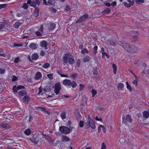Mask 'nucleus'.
Wrapping results in <instances>:
<instances>
[{
	"mask_svg": "<svg viewBox=\"0 0 149 149\" xmlns=\"http://www.w3.org/2000/svg\"><path fill=\"white\" fill-rule=\"evenodd\" d=\"M41 3L40 0H27V3L31 7L34 8V10L32 14V15L36 18L38 17L39 15V9L38 7Z\"/></svg>",
	"mask_w": 149,
	"mask_h": 149,
	"instance_id": "obj_1",
	"label": "nucleus"
},
{
	"mask_svg": "<svg viewBox=\"0 0 149 149\" xmlns=\"http://www.w3.org/2000/svg\"><path fill=\"white\" fill-rule=\"evenodd\" d=\"M122 41V47L127 52L131 53H134L137 51V48L135 46L130 44L127 42H124Z\"/></svg>",
	"mask_w": 149,
	"mask_h": 149,
	"instance_id": "obj_2",
	"label": "nucleus"
},
{
	"mask_svg": "<svg viewBox=\"0 0 149 149\" xmlns=\"http://www.w3.org/2000/svg\"><path fill=\"white\" fill-rule=\"evenodd\" d=\"M63 84L66 87H72V88H75L77 86L76 82L73 80L72 81L70 79H65L62 81Z\"/></svg>",
	"mask_w": 149,
	"mask_h": 149,
	"instance_id": "obj_3",
	"label": "nucleus"
},
{
	"mask_svg": "<svg viewBox=\"0 0 149 149\" xmlns=\"http://www.w3.org/2000/svg\"><path fill=\"white\" fill-rule=\"evenodd\" d=\"M85 126L86 129H89L90 127L93 130L95 128L94 121L89 117L88 118V121L85 123Z\"/></svg>",
	"mask_w": 149,
	"mask_h": 149,
	"instance_id": "obj_4",
	"label": "nucleus"
},
{
	"mask_svg": "<svg viewBox=\"0 0 149 149\" xmlns=\"http://www.w3.org/2000/svg\"><path fill=\"white\" fill-rule=\"evenodd\" d=\"M59 130L62 133L64 134H68L71 131L70 128L64 126H60L59 128Z\"/></svg>",
	"mask_w": 149,
	"mask_h": 149,
	"instance_id": "obj_5",
	"label": "nucleus"
},
{
	"mask_svg": "<svg viewBox=\"0 0 149 149\" xmlns=\"http://www.w3.org/2000/svg\"><path fill=\"white\" fill-rule=\"evenodd\" d=\"M89 15L87 14H84L81 16L76 21V23H81L83 22H86L88 19Z\"/></svg>",
	"mask_w": 149,
	"mask_h": 149,
	"instance_id": "obj_6",
	"label": "nucleus"
},
{
	"mask_svg": "<svg viewBox=\"0 0 149 149\" xmlns=\"http://www.w3.org/2000/svg\"><path fill=\"white\" fill-rule=\"evenodd\" d=\"M61 89V84L60 82H58L55 84L54 91L56 95L59 94Z\"/></svg>",
	"mask_w": 149,
	"mask_h": 149,
	"instance_id": "obj_7",
	"label": "nucleus"
},
{
	"mask_svg": "<svg viewBox=\"0 0 149 149\" xmlns=\"http://www.w3.org/2000/svg\"><path fill=\"white\" fill-rule=\"evenodd\" d=\"M122 119L123 123L125 124L126 125L127 122L130 123L132 121L131 116L129 114L126 115L125 117H123Z\"/></svg>",
	"mask_w": 149,
	"mask_h": 149,
	"instance_id": "obj_8",
	"label": "nucleus"
},
{
	"mask_svg": "<svg viewBox=\"0 0 149 149\" xmlns=\"http://www.w3.org/2000/svg\"><path fill=\"white\" fill-rule=\"evenodd\" d=\"M130 34H131V39L132 42H133L137 41L138 40L137 33L135 31H132L131 32Z\"/></svg>",
	"mask_w": 149,
	"mask_h": 149,
	"instance_id": "obj_9",
	"label": "nucleus"
},
{
	"mask_svg": "<svg viewBox=\"0 0 149 149\" xmlns=\"http://www.w3.org/2000/svg\"><path fill=\"white\" fill-rule=\"evenodd\" d=\"M70 56V54L69 53H67L63 55V60L64 62L63 64L64 65H65L67 63L68 58Z\"/></svg>",
	"mask_w": 149,
	"mask_h": 149,
	"instance_id": "obj_10",
	"label": "nucleus"
},
{
	"mask_svg": "<svg viewBox=\"0 0 149 149\" xmlns=\"http://www.w3.org/2000/svg\"><path fill=\"white\" fill-rule=\"evenodd\" d=\"M48 43L45 40H42L40 42V47L44 48L45 49H47Z\"/></svg>",
	"mask_w": 149,
	"mask_h": 149,
	"instance_id": "obj_11",
	"label": "nucleus"
},
{
	"mask_svg": "<svg viewBox=\"0 0 149 149\" xmlns=\"http://www.w3.org/2000/svg\"><path fill=\"white\" fill-rule=\"evenodd\" d=\"M36 109L37 110H40L42 111L43 113L45 114H49V112L47 111L46 109L42 107H36Z\"/></svg>",
	"mask_w": 149,
	"mask_h": 149,
	"instance_id": "obj_12",
	"label": "nucleus"
},
{
	"mask_svg": "<svg viewBox=\"0 0 149 149\" xmlns=\"http://www.w3.org/2000/svg\"><path fill=\"white\" fill-rule=\"evenodd\" d=\"M97 70V67H95L93 68L92 71L93 74V75H95V76H94L93 78L96 79H98L99 77V76H97L98 75V72Z\"/></svg>",
	"mask_w": 149,
	"mask_h": 149,
	"instance_id": "obj_13",
	"label": "nucleus"
},
{
	"mask_svg": "<svg viewBox=\"0 0 149 149\" xmlns=\"http://www.w3.org/2000/svg\"><path fill=\"white\" fill-rule=\"evenodd\" d=\"M30 141L34 144H36L38 143V142L39 141V139L38 138V136H36L31 138L30 139Z\"/></svg>",
	"mask_w": 149,
	"mask_h": 149,
	"instance_id": "obj_14",
	"label": "nucleus"
},
{
	"mask_svg": "<svg viewBox=\"0 0 149 149\" xmlns=\"http://www.w3.org/2000/svg\"><path fill=\"white\" fill-rule=\"evenodd\" d=\"M0 127L3 129H8L10 128V127L6 123H3L0 125Z\"/></svg>",
	"mask_w": 149,
	"mask_h": 149,
	"instance_id": "obj_15",
	"label": "nucleus"
},
{
	"mask_svg": "<svg viewBox=\"0 0 149 149\" xmlns=\"http://www.w3.org/2000/svg\"><path fill=\"white\" fill-rule=\"evenodd\" d=\"M56 24L54 23H50L48 27V29L49 31L54 30L56 28Z\"/></svg>",
	"mask_w": 149,
	"mask_h": 149,
	"instance_id": "obj_16",
	"label": "nucleus"
},
{
	"mask_svg": "<svg viewBox=\"0 0 149 149\" xmlns=\"http://www.w3.org/2000/svg\"><path fill=\"white\" fill-rule=\"evenodd\" d=\"M42 76L41 73L39 72H38L34 76V79L36 80H39L42 77Z\"/></svg>",
	"mask_w": 149,
	"mask_h": 149,
	"instance_id": "obj_17",
	"label": "nucleus"
},
{
	"mask_svg": "<svg viewBox=\"0 0 149 149\" xmlns=\"http://www.w3.org/2000/svg\"><path fill=\"white\" fill-rule=\"evenodd\" d=\"M74 114L77 119H80L81 118V116L78 111H75L74 113Z\"/></svg>",
	"mask_w": 149,
	"mask_h": 149,
	"instance_id": "obj_18",
	"label": "nucleus"
},
{
	"mask_svg": "<svg viewBox=\"0 0 149 149\" xmlns=\"http://www.w3.org/2000/svg\"><path fill=\"white\" fill-rule=\"evenodd\" d=\"M18 93L21 96H23L27 95L26 92L24 91H20L18 92Z\"/></svg>",
	"mask_w": 149,
	"mask_h": 149,
	"instance_id": "obj_19",
	"label": "nucleus"
},
{
	"mask_svg": "<svg viewBox=\"0 0 149 149\" xmlns=\"http://www.w3.org/2000/svg\"><path fill=\"white\" fill-rule=\"evenodd\" d=\"M39 56L38 54L36 53H34L31 56V58L33 60H36L38 58Z\"/></svg>",
	"mask_w": 149,
	"mask_h": 149,
	"instance_id": "obj_20",
	"label": "nucleus"
},
{
	"mask_svg": "<svg viewBox=\"0 0 149 149\" xmlns=\"http://www.w3.org/2000/svg\"><path fill=\"white\" fill-rule=\"evenodd\" d=\"M143 117L146 119L148 118L149 116V113L146 111L143 112Z\"/></svg>",
	"mask_w": 149,
	"mask_h": 149,
	"instance_id": "obj_21",
	"label": "nucleus"
},
{
	"mask_svg": "<svg viewBox=\"0 0 149 149\" xmlns=\"http://www.w3.org/2000/svg\"><path fill=\"white\" fill-rule=\"evenodd\" d=\"M31 131L29 128L26 129L24 132V133L26 135L29 136L31 134Z\"/></svg>",
	"mask_w": 149,
	"mask_h": 149,
	"instance_id": "obj_22",
	"label": "nucleus"
},
{
	"mask_svg": "<svg viewBox=\"0 0 149 149\" xmlns=\"http://www.w3.org/2000/svg\"><path fill=\"white\" fill-rule=\"evenodd\" d=\"M30 48L33 50L36 49L37 47L35 43H31L29 45Z\"/></svg>",
	"mask_w": 149,
	"mask_h": 149,
	"instance_id": "obj_23",
	"label": "nucleus"
},
{
	"mask_svg": "<svg viewBox=\"0 0 149 149\" xmlns=\"http://www.w3.org/2000/svg\"><path fill=\"white\" fill-rule=\"evenodd\" d=\"M111 11V10L110 8H107L103 10L102 13L104 14H108L110 13Z\"/></svg>",
	"mask_w": 149,
	"mask_h": 149,
	"instance_id": "obj_24",
	"label": "nucleus"
},
{
	"mask_svg": "<svg viewBox=\"0 0 149 149\" xmlns=\"http://www.w3.org/2000/svg\"><path fill=\"white\" fill-rule=\"evenodd\" d=\"M20 25L21 24L19 22H17L13 24V26L15 28L17 29L19 28Z\"/></svg>",
	"mask_w": 149,
	"mask_h": 149,
	"instance_id": "obj_25",
	"label": "nucleus"
},
{
	"mask_svg": "<svg viewBox=\"0 0 149 149\" xmlns=\"http://www.w3.org/2000/svg\"><path fill=\"white\" fill-rule=\"evenodd\" d=\"M68 62L70 65H71L75 62V61L73 58L69 57L68 59Z\"/></svg>",
	"mask_w": 149,
	"mask_h": 149,
	"instance_id": "obj_26",
	"label": "nucleus"
},
{
	"mask_svg": "<svg viewBox=\"0 0 149 149\" xmlns=\"http://www.w3.org/2000/svg\"><path fill=\"white\" fill-rule=\"evenodd\" d=\"M23 100L24 102H27L28 103L30 99L29 97L27 96V95H26L23 97Z\"/></svg>",
	"mask_w": 149,
	"mask_h": 149,
	"instance_id": "obj_27",
	"label": "nucleus"
},
{
	"mask_svg": "<svg viewBox=\"0 0 149 149\" xmlns=\"http://www.w3.org/2000/svg\"><path fill=\"white\" fill-rule=\"evenodd\" d=\"M102 57L103 58H104L105 57V56L108 58H109L110 57L109 55L107 54L105 52H102Z\"/></svg>",
	"mask_w": 149,
	"mask_h": 149,
	"instance_id": "obj_28",
	"label": "nucleus"
},
{
	"mask_svg": "<svg viewBox=\"0 0 149 149\" xmlns=\"http://www.w3.org/2000/svg\"><path fill=\"white\" fill-rule=\"evenodd\" d=\"M62 140L64 142L69 141H70L69 138L66 136H63L62 138Z\"/></svg>",
	"mask_w": 149,
	"mask_h": 149,
	"instance_id": "obj_29",
	"label": "nucleus"
},
{
	"mask_svg": "<svg viewBox=\"0 0 149 149\" xmlns=\"http://www.w3.org/2000/svg\"><path fill=\"white\" fill-rule=\"evenodd\" d=\"M61 117L62 120L65 119L66 118V113L65 111L62 112L61 114Z\"/></svg>",
	"mask_w": 149,
	"mask_h": 149,
	"instance_id": "obj_30",
	"label": "nucleus"
},
{
	"mask_svg": "<svg viewBox=\"0 0 149 149\" xmlns=\"http://www.w3.org/2000/svg\"><path fill=\"white\" fill-rule=\"evenodd\" d=\"M124 5L126 7L128 8L134 4L133 1L131 3H127L126 2H125L124 3Z\"/></svg>",
	"mask_w": 149,
	"mask_h": 149,
	"instance_id": "obj_31",
	"label": "nucleus"
},
{
	"mask_svg": "<svg viewBox=\"0 0 149 149\" xmlns=\"http://www.w3.org/2000/svg\"><path fill=\"white\" fill-rule=\"evenodd\" d=\"M50 65L49 63H46L43 65L42 67L45 69H47L50 67Z\"/></svg>",
	"mask_w": 149,
	"mask_h": 149,
	"instance_id": "obj_32",
	"label": "nucleus"
},
{
	"mask_svg": "<svg viewBox=\"0 0 149 149\" xmlns=\"http://www.w3.org/2000/svg\"><path fill=\"white\" fill-rule=\"evenodd\" d=\"M27 3H24L23 4L22 6H21V8H22L26 10L28 9L29 7V6Z\"/></svg>",
	"mask_w": 149,
	"mask_h": 149,
	"instance_id": "obj_33",
	"label": "nucleus"
},
{
	"mask_svg": "<svg viewBox=\"0 0 149 149\" xmlns=\"http://www.w3.org/2000/svg\"><path fill=\"white\" fill-rule=\"evenodd\" d=\"M112 68L113 70V72L114 74H115L117 72V66L115 64H113L112 65Z\"/></svg>",
	"mask_w": 149,
	"mask_h": 149,
	"instance_id": "obj_34",
	"label": "nucleus"
},
{
	"mask_svg": "<svg viewBox=\"0 0 149 149\" xmlns=\"http://www.w3.org/2000/svg\"><path fill=\"white\" fill-rule=\"evenodd\" d=\"M78 75V74L74 73L71 74L70 76L73 80H74L75 79L77 78Z\"/></svg>",
	"mask_w": 149,
	"mask_h": 149,
	"instance_id": "obj_35",
	"label": "nucleus"
},
{
	"mask_svg": "<svg viewBox=\"0 0 149 149\" xmlns=\"http://www.w3.org/2000/svg\"><path fill=\"white\" fill-rule=\"evenodd\" d=\"M90 58L89 56H86L83 59V61L84 63L86 62H88L90 60Z\"/></svg>",
	"mask_w": 149,
	"mask_h": 149,
	"instance_id": "obj_36",
	"label": "nucleus"
},
{
	"mask_svg": "<svg viewBox=\"0 0 149 149\" xmlns=\"http://www.w3.org/2000/svg\"><path fill=\"white\" fill-rule=\"evenodd\" d=\"M48 5L49 6H53L54 4V0H48Z\"/></svg>",
	"mask_w": 149,
	"mask_h": 149,
	"instance_id": "obj_37",
	"label": "nucleus"
},
{
	"mask_svg": "<svg viewBox=\"0 0 149 149\" xmlns=\"http://www.w3.org/2000/svg\"><path fill=\"white\" fill-rule=\"evenodd\" d=\"M98 46H97L95 45L94 46L93 48V53L94 54H96L97 53V50L98 49Z\"/></svg>",
	"mask_w": 149,
	"mask_h": 149,
	"instance_id": "obj_38",
	"label": "nucleus"
},
{
	"mask_svg": "<svg viewBox=\"0 0 149 149\" xmlns=\"http://www.w3.org/2000/svg\"><path fill=\"white\" fill-rule=\"evenodd\" d=\"M17 87L16 85H15L13 86L12 90L13 92L15 93H17V91L18 90L17 89Z\"/></svg>",
	"mask_w": 149,
	"mask_h": 149,
	"instance_id": "obj_39",
	"label": "nucleus"
},
{
	"mask_svg": "<svg viewBox=\"0 0 149 149\" xmlns=\"http://www.w3.org/2000/svg\"><path fill=\"white\" fill-rule=\"evenodd\" d=\"M91 92L92 93V97H94L97 93V91L94 89H92Z\"/></svg>",
	"mask_w": 149,
	"mask_h": 149,
	"instance_id": "obj_40",
	"label": "nucleus"
},
{
	"mask_svg": "<svg viewBox=\"0 0 149 149\" xmlns=\"http://www.w3.org/2000/svg\"><path fill=\"white\" fill-rule=\"evenodd\" d=\"M79 86V90L81 91H82L85 88V85L83 84H80Z\"/></svg>",
	"mask_w": 149,
	"mask_h": 149,
	"instance_id": "obj_41",
	"label": "nucleus"
},
{
	"mask_svg": "<svg viewBox=\"0 0 149 149\" xmlns=\"http://www.w3.org/2000/svg\"><path fill=\"white\" fill-rule=\"evenodd\" d=\"M5 29L6 26L3 23L0 24V30H1L2 29Z\"/></svg>",
	"mask_w": 149,
	"mask_h": 149,
	"instance_id": "obj_42",
	"label": "nucleus"
},
{
	"mask_svg": "<svg viewBox=\"0 0 149 149\" xmlns=\"http://www.w3.org/2000/svg\"><path fill=\"white\" fill-rule=\"evenodd\" d=\"M70 9L69 6L68 5H66L65 7L64 10L65 11L68 12L70 10Z\"/></svg>",
	"mask_w": 149,
	"mask_h": 149,
	"instance_id": "obj_43",
	"label": "nucleus"
},
{
	"mask_svg": "<svg viewBox=\"0 0 149 149\" xmlns=\"http://www.w3.org/2000/svg\"><path fill=\"white\" fill-rule=\"evenodd\" d=\"M76 64L77 65V66L78 67H80V64H81V60L79 59H78L76 61Z\"/></svg>",
	"mask_w": 149,
	"mask_h": 149,
	"instance_id": "obj_44",
	"label": "nucleus"
},
{
	"mask_svg": "<svg viewBox=\"0 0 149 149\" xmlns=\"http://www.w3.org/2000/svg\"><path fill=\"white\" fill-rule=\"evenodd\" d=\"M127 84V88L129 89L130 91H132V90L131 88V87L130 85L128 82H126Z\"/></svg>",
	"mask_w": 149,
	"mask_h": 149,
	"instance_id": "obj_45",
	"label": "nucleus"
},
{
	"mask_svg": "<svg viewBox=\"0 0 149 149\" xmlns=\"http://www.w3.org/2000/svg\"><path fill=\"white\" fill-rule=\"evenodd\" d=\"M88 51L86 48H85L81 51V53L82 54H84L85 53L88 54Z\"/></svg>",
	"mask_w": 149,
	"mask_h": 149,
	"instance_id": "obj_46",
	"label": "nucleus"
},
{
	"mask_svg": "<svg viewBox=\"0 0 149 149\" xmlns=\"http://www.w3.org/2000/svg\"><path fill=\"white\" fill-rule=\"evenodd\" d=\"M18 80V78L15 75H13V78L12 79V81L13 82H15L16 81Z\"/></svg>",
	"mask_w": 149,
	"mask_h": 149,
	"instance_id": "obj_47",
	"label": "nucleus"
},
{
	"mask_svg": "<svg viewBox=\"0 0 149 149\" xmlns=\"http://www.w3.org/2000/svg\"><path fill=\"white\" fill-rule=\"evenodd\" d=\"M25 88V87L23 86L22 85H19L17 86V89L18 90H20L21 89H24Z\"/></svg>",
	"mask_w": 149,
	"mask_h": 149,
	"instance_id": "obj_48",
	"label": "nucleus"
},
{
	"mask_svg": "<svg viewBox=\"0 0 149 149\" xmlns=\"http://www.w3.org/2000/svg\"><path fill=\"white\" fill-rule=\"evenodd\" d=\"M50 11L53 13H55L56 12V9L55 8H54L52 7L50 9Z\"/></svg>",
	"mask_w": 149,
	"mask_h": 149,
	"instance_id": "obj_49",
	"label": "nucleus"
},
{
	"mask_svg": "<svg viewBox=\"0 0 149 149\" xmlns=\"http://www.w3.org/2000/svg\"><path fill=\"white\" fill-rule=\"evenodd\" d=\"M103 125H99L98 127V132L99 133H100L101 130V128H103Z\"/></svg>",
	"mask_w": 149,
	"mask_h": 149,
	"instance_id": "obj_50",
	"label": "nucleus"
},
{
	"mask_svg": "<svg viewBox=\"0 0 149 149\" xmlns=\"http://www.w3.org/2000/svg\"><path fill=\"white\" fill-rule=\"evenodd\" d=\"M47 76L48 78L51 80L53 79V74H49L47 75Z\"/></svg>",
	"mask_w": 149,
	"mask_h": 149,
	"instance_id": "obj_51",
	"label": "nucleus"
},
{
	"mask_svg": "<svg viewBox=\"0 0 149 149\" xmlns=\"http://www.w3.org/2000/svg\"><path fill=\"white\" fill-rule=\"evenodd\" d=\"M6 70L4 68H0V74H3L5 73Z\"/></svg>",
	"mask_w": 149,
	"mask_h": 149,
	"instance_id": "obj_52",
	"label": "nucleus"
},
{
	"mask_svg": "<svg viewBox=\"0 0 149 149\" xmlns=\"http://www.w3.org/2000/svg\"><path fill=\"white\" fill-rule=\"evenodd\" d=\"M79 125L80 127H83L84 126V122L81 120L79 123Z\"/></svg>",
	"mask_w": 149,
	"mask_h": 149,
	"instance_id": "obj_53",
	"label": "nucleus"
},
{
	"mask_svg": "<svg viewBox=\"0 0 149 149\" xmlns=\"http://www.w3.org/2000/svg\"><path fill=\"white\" fill-rule=\"evenodd\" d=\"M135 2L136 3L138 4L139 3H143L144 2V0H135Z\"/></svg>",
	"mask_w": 149,
	"mask_h": 149,
	"instance_id": "obj_54",
	"label": "nucleus"
},
{
	"mask_svg": "<svg viewBox=\"0 0 149 149\" xmlns=\"http://www.w3.org/2000/svg\"><path fill=\"white\" fill-rule=\"evenodd\" d=\"M6 5V4H0V9H2L3 8H5Z\"/></svg>",
	"mask_w": 149,
	"mask_h": 149,
	"instance_id": "obj_55",
	"label": "nucleus"
},
{
	"mask_svg": "<svg viewBox=\"0 0 149 149\" xmlns=\"http://www.w3.org/2000/svg\"><path fill=\"white\" fill-rule=\"evenodd\" d=\"M106 145L105 144V143H103L101 145V149H106Z\"/></svg>",
	"mask_w": 149,
	"mask_h": 149,
	"instance_id": "obj_56",
	"label": "nucleus"
},
{
	"mask_svg": "<svg viewBox=\"0 0 149 149\" xmlns=\"http://www.w3.org/2000/svg\"><path fill=\"white\" fill-rule=\"evenodd\" d=\"M35 33L36 34L37 36H42V35L41 33L39 31H36L35 32Z\"/></svg>",
	"mask_w": 149,
	"mask_h": 149,
	"instance_id": "obj_57",
	"label": "nucleus"
},
{
	"mask_svg": "<svg viewBox=\"0 0 149 149\" xmlns=\"http://www.w3.org/2000/svg\"><path fill=\"white\" fill-rule=\"evenodd\" d=\"M60 76L61 77L70 78V77L68 75H65V74H60Z\"/></svg>",
	"mask_w": 149,
	"mask_h": 149,
	"instance_id": "obj_58",
	"label": "nucleus"
},
{
	"mask_svg": "<svg viewBox=\"0 0 149 149\" xmlns=\"http://www.w3.org/2000/svg\"><path fill=\"white\" fill-rule=\"evenodd\" d=\"M22 44H19L16 43H15L14 44V47H21L22 46Z\"/></svg>",
	"mask_w": 149,
	"mask_h": 149,
	"instance_id": "obj_59",
	"label": "nucleus"
},
{
	"mask_svg": "<svg viewBox=\"0 0 149 149\" xmlns=\"http://www.w3.org/2000/svg\"><path fill=\"white\" fill-rule=\"evenodd\" d=\"M39 30L41 32V33H43V28L42 26H40V28L39 29Z\"/></svg>",
	"mask_w": 149,
	"mask_h": 149,
	"instance_id": "obj_60",
	"label": "nucleus"
},
{
	"mask_svg": "<svg viewBox=\"0 0 149 149\" xmlns=\"http://www.w3.org/2000/svg\"><path fill=\"white\" fill-rule=\"evenodd\" d=\"M116 5V2L115 1H114L112 2L111 4V5L112 6H114Z\"/></svg>",
	"mask_w": 149,
	"mask_h": 149,
	"instance_id": "obj_61",
	"label": "nucleus"
},
{
	"mask_svg": "<svg viewBox=\"0 0 149 149\" xmlns=\"http://www.w3.org/2000/svg\"><path fill=\"white\" fill-rule=\"evenodd\" d=\"M110 44L111 45H115L116 44V43L115 41H110Z\"/></svg>",
	"mask_w": 149,
	"mask_h": 149,
	"instance_id": "obj_62",
	"label": "nucleus"
},
{
	"mask_svg": "<svg viewBox=\"0 0 149 149\" xmlns=\"http://www.w3.org/2000/svg\"><path fill=\"white\" fill-rule=\"evenodd\" d=\"M19 61V58L17 57L14 60V62L16 63H18Z\"/></svg>",
	"mask_w": 149,
	"mask_h": 149,
	"instance_id": "obj_63",
	"label": "nucleus"
},
{
	"mask_svg": "<svg viewBox=\"0 0 149 149\" xmlns=\"http://www.w3.org/2000/svg\"><path fill=\"white\" fill-rule=\"evenodd\" d=\"M40 54L42 56H44L45 55V52L43 51L42 50L40 52Z\"/></svg>",
	"mask_w": 149,
	"mask_h": 149,
	"instance_id": "obj_64",
	"label": "nucleus"
}]
</instances>
